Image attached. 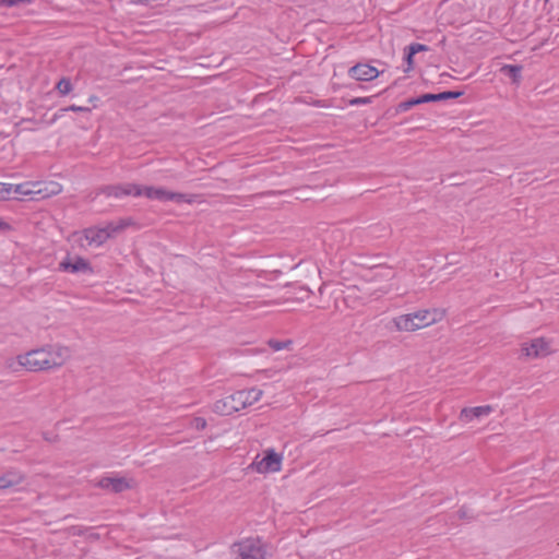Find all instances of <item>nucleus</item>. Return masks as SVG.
<instances>
[{
	"label": "nucleus",
	"instance_id": "f257e3e1",
	"mask_svg": "<svg viewBox=\"0 0 559 559\" xmlns=\"http://www.w3.org/2000/svg\"><path fill=\"white\" fill-rule=\"evenodd\" d=\"M69 356L70 350L64 346H48L19 356V364L29 371L47 370L60 367Z\"/></svg>",
	"mask_w": 559,
	"mask_h": 559
},
{
	"label": "nucleus",
	"instance_id": "f03ea898",
	"mask_svg": "<svg viewBox=\"0 0 559 559\" xmlns=\"http://www.w3.org/2000/svg\"><path fill=\"white\" fill-rule=\"evenodd\" d=\"M443 317L441 309H423L395 317L393 323L397 331L413 332L440 322Z\"/></svg>",
	"mask_w": 559,
	"mask_h": 559
},
{
	"label": "nucleus",
	"instance_id": "7ed1b4c3",
	"mask_svg": "<svg viewBox=\"0 0 559 559\" xmlns=\"http://www.w3.org/2000/svg\"><path fill=\"white\" fill-rule=\"evenodd\" d=\"M12 192L29 200H41L59 194L62 186L56 181H25L19 185L10 183Z\"/></svg>",
	"mask_w": 559,
	"mask_h": 559
},
{
	"label": "nucleus",
	"instance_id": "20e7f679",
	"mask_svg": "<svg viewBox=\"0 0 559 559\" xmlns=\"http://www.w3.org/2000/svg\"><path fill=\"white\" fill-rule=\"evenodd\" d=\"M233 559H265L266 545L259 537L245 538L230 547Z\"/></svg>",
	"mask_w": 559,
	"mask_h": 559
},
{
	"label": "nucleus",
	"instance_id": "39448f33",
	"mask_svg": "<svg viewBox=\"0 0 559 559\" xmlns=\"http://www.w3.org/2000/svg\"><path fill=\"white\" fill-rule=\"evenodd\" d=\"M140 197H145L148 200H157L160 202L173 201L176 203H191L192 200L188 194L171 192L163 187H153V186H140Z\"/></svg>",
	"mask_w": 559,
	"mask_h": 559
},
{
	"label": "nucleus",
	"instance_id": "423d86ee",
	"mask_svg": "<svg viewBox=\"0 0 559 559\" xmlns=\"http://www.w3.org/2000/svg\"><path fill=\"white\" fill-rule=\"evenodd\" d=\"M126 226L123 225H115L114 223H108L106 226L99 227H88L84 229V238L90 246L100 247L103 246L109 238H111L116 233L122 230Z\"/></svg>",
	"mask_w": 559,
	"mask_h": 559
},
{
	"label": "nucleus",
	"instance_id": "0eeeda50",
	"mask_svg": "<svg viewBox=\"0 0 559 559\" xmlns=\"http://www.w3.org/2000/svg\"><path fill=\"white\" fill-rule=\"evenodd\" d=\"M282 455L273 449H267L263 457L257 456L250 467L260 474L276 473L282 468Z\"/></svg>",
	"mask_w": 559,
	"mask_h": 559
},
{
	"label": "nucleus",
	"instance_id": "6e6552de",
	"mask_svg": "<svg viewBox=\"0 0 559 559\" xmlns=\"http://www.w3.org/2000/svg\"><path fill=\"white\" fill-rule=\"evenodd\" d=\"M240 396L241 395H238L237 392H235L216 401L213 404V411L216 414L229 416L236 412L243 409V404H241V401L239 399Z\"/></svg>",
	"mask_w": 559,
	"mask_h": 559
},
{
	"label": "nucleus",
	"instance_id": "1a4fd4ad",
	"mask_svg": "<svg viewBox=\"0 0 559 559\" xmlns=\"http://www.w3.org/2000/svg\"><path fill=\"white\" fill-rule=\"evenodd\" d=\"M552 352L550 342L537 337L522 345V353L530 358H538L549 355Z\"/></svg>",
	"mask_w": 559,
	"mask_h": 559
},
{
	"label": "nucleus",
	"instance_id": "9d476101",
	"mask_svg": "<svg viewBox=\"0 0 559 559\" xmlns=\"http://www.w3.org/2000/svg\"><path fill=\"white\" fill-rule=\"evenodd\" d=\"M100 192L108 198L120 199L127 195L140 197L139 185L123 183V185H109L100 189Z\"/></svg>",
	"mask_w": 559,
	"mask_h": 559
},
{
	"label": "nucleus",
	"instance_id": "9b49d317",
	"mask_svg": "<svg viewBox=\"0 0 559 559\" xmlns=\"http://www.w3.org/2000/svg\"><path fill=\"white\" fill-rule=\"evenodd\" d=\"M25 476L17 469L7 471L0 476V490L16 491L24 483Z\"/></svg>",
	"mask_w": 559,
	"mask_h": 559
},
{
	"label": "nucleus",
	"instance_id": "f8f14e48",
	"mask_svg": "<svg viewBox=\"0 0 559 559\" xmlns=\"http://www.w3.org/2000/svg\"><path fill=\"white\" fill-rule=\"evenodd\" d=\"M349 75L357 81H371L379 76V71L372 66L358 63L349 69Z\"/></svg>",
	"mask_w": 559,
	"mask_h": 559
},
{
	"label": "nucleus",
	"instance_id": "ddd939ff",
	"mask_svg": "<svg viewBox=\"0 0 559 559\" xmlns=\"http://www.w3.org/2000/svg\"><path fill=\"white\" fill-rule=\"evenodd\" d=\"M492 412H493V407L491 405L464 407L460 413V420L467 424V423L473 421L474 419H478L480 417L488 416Z\"/></svg>",
	"mask_w": 559,
	"mask_h": 559
},
{
	"label": "nucleus",
	"instance_id": "4468645a",
	"mask_svg": "<svg viewBox=\"0 0 559 559\" xmlns=\"http://www.w3.org/2000/svg\"><path fill=\"white\" fill-rule=\"evenodd\" d=\"M100 488L109 489L114 492H121L130 487L128 480L123 477H104L98 483Z\"/></svg>",
	"mask_w": 559,
	"mask_h": 559
},
{
	"label": "nucleus",
	"instance_id": "2eb2a0df",
	"mask_svg": "<svg viewBox=\"0 0 559 559\" xmlns=\"http://www.w3.org/2000/svg\"><path fill=\"white\" fill-rule=\"evenodd\" d=\"M60 269L62 271L70 272V273H79V272H88V271H91L90 263L85 259H83L81 257H76L74 259V261H70V260L62 261L60 263Z\"/></svg>",
	"mask_w": 559,
	"mask_h": 559
},
{
	"label": "nucleus",
	"instance_id": "dca6fc26",
	"mask_svg": "<svg viewBox=\"0 0 559 559\" xmlns=\"http://www.w3.org/2000/svg\"><path fill=\"white\" fill-rule=\"evenodd\" d=\"M237 394L241 395L239 399L241 401V404H243V408H246L260 401L263 392L258 388H250L247 390L237 391Z\"/></svg>",
	"mask_w": 559,
	"mask_h": 559
},
{
	"label": "nucleus",
	"instance_id": "f3484780",
	"mask_svg": "<svg viewBox=\"0 0 559 559\" xmlns=\"http://www.w3.org/2000/svg\"><path fill=\"white\" fill-rule=\"evenodd\" d=\"M500 71L512 79L514 83H519L521 80L522 67L514 64H504Z\"/></svg>",
	"mask_w": 559,
	"mask_h": 559
},
{
	"label": "nucleus",
	"instance_id": "a211bd4d",
	"mask_svg": "<svg viewBox=\"0 0 559 559\" xmlns=\"http://www.w3.org/2000/svg\"><path fill=\"white\" fill-rule=\"evenodd\" d=\"M57 91L61 95H68L72 91V83L68 78H62L56 85Z\"/></svg>",
	"mask_w": 559,
	"mask_h": 559
},
{
	"label": "nucleus",
	"instance_id": "6ab92c4d",
	"mask_svg": "<svg viewBox=\"0 0 559 559\" xmlns=\"http://www.w3.org/2000/svg\"><path fill=\"white\" fill-rule=\"evenodd\" d=\"M420 104L421 103H420L419 97L411 98L408 100L400 103L397 109L401 112H405V111L409 110L412 107H414L416 105H420Z\"/></svg>",
	"mask_w": 559,
	"mask_h": 559
},
{
	"label": "nucleus",
	"instance_id": "aec40b11",
	"mask_svg": "<svg viewBox=\"0 0 559 559\" xmlns=\"http://www.w3.org/2000/svg\"><path fill=\"white\" fill-rule=\"evenodd\" d=\"M11 193H12V187L10 186V183L0 182V201L7 200Z\"/></svg>",
	"mask_w": 559,
	"mask_h": 559
},
{
	"label": "nucleus",
	"instance_id": "412c9836",
	"mask_svg": "<svg viewBox=\"0 0 559 559\" xmlns=\"http://www.w3.org/2000/svg\"><path fill=\"white\" fill-rule=\"evenodd\" d=\"M406 50H411V53H414L416 55L417 52H420V51H428L429 48L428 46L426 45H423V44H411Z\"/></svg>",
	"mask_w": 559,
	"mask_h": 559
},
{
	"label": "nucleus",
	"instance_id": "4be33fe9",
	"mask_svg": "<svg viewBox=\"0 0 559 559\" xmlns=\"http://www.w3.org/2000/svg\"><path fill=\"white\" fill-rule=\"evenodd\" d=\"M461 95H462V92H453V91L442 92V93H439V100L457 98Z\"/></svg>",
	"mask_w": 559,
	"mask_h": 559
},
{
	"label": "nucleus",
	"instance_id": "5701e85b",
	"mask_svg": "<svg viewBox=\"0 0 559 559\" xmlns=\"http://www.w3.org/2000/svg\"><path fill=\"white\" fill-rule=\"evenodd\" d=\"M269 344L273 350L278 352L287 347L290 344V342H281L272 340L269 342Z\"/></svg>",
	"mask_w": 559,
	"mask_h": 559
},
{
	"label": "nucleus",
	"instance_id": "b1692460",
	"mask_svg": "<svg viewBox=\"0 0 559 559\" xmlns=\"http://www.w3.org/2000/svg\"><path fill=\"white\" fill-rule=\"evenodd\" d=\"M420 103H430V102H438L439 100V94H424L419 96Z\"/></svg>",
	"mask_w": 559,
	"mask_h": 559
},
{
	"label": "nucleus",
	"instance_id": "393cba45",
	"mask_svg": "<svg viewBox=\"0 0 559 559\" xmlns=\"http://www.w3.org/2000/svg\"><path fill=\"white\" fill-rule=\"evenodd\" d=\"M405 61L407 63V68L404 70L405 72H409L414 68V53H411V50H406Z\"/></svg>",
	"mask_w": 559,
	"mask_h": 559
},
{
	"label": "nucleus",
	"instance_id": "a878e982",
	"mask_svg": "<svg viewBox=\"0 0 559 559\" xmlns=\"http://www.w3.org/2000/svg\"><path fill=\"white\" fill-rule=\"evenodd\" d=\"M32 0H2V4L5 7H16L21 3H31Z\"/></svg>",
	"mask_w": 559,
	"mask_h": 559
},
{
	"label": "nucleus",
	"instance_id": "bb28decb",
	"mask_svg": "<svg viewBox=\"0 0 559 559\" xmlns=\"http://www.w3.org/2000/svg\"><path fill=\"white\" fill-rule=\"evenodd\" d=\"M64 110H71V111H78V112H90L91 111V109L88 107H82V106H76V105H71L68 108H66Z\"/></svg>",
	"mask_w": 559,
	"mask_h": 559
},
{
	"label": "nucleus",
	"instance_id": "cd10ccee",
	"mask_svg": "<svg viewBox=\"0 0 559 559\" xmlns=\"http://www.w3.org/2000/svg\"><path fill=\"white\" fill-rule=\"evenodd\" d=\"M193 424H194V427H195L197 429H203V428H205V426H206V421H205V419H204V418H200V417H199V418H195V419L193 420Z\"/></svg>",
	"mask_w": 559,
	"mask_h": 559
},
{
	"label": "nucleus",
	"instance_id": "c85d7f7f",
	"mask_svg": "<svg viewBox=\"0 0 559 559\" xmlns=\"http://www.w3.org/2000/svg\"><path fill=\"white\" fill-rule=\"evenodd\" d=\"M368 103H369V98H367V97H359V98H355L354 100H352L353 105H365Z\"/></svg>",
	"mask_w": 559,
	"mask_h": 559
},
{
	"label": "nucleus",
	"instance_id": "c756f323",
	"mask_svg": "<svg viewBox=\"0 0 559 559\" xmlns=\"http://www.w3.org/2000/svg\"><path fill=\"white\" fill-rule=\"evenodd\" d=\"M459 515L461 519H471L472 516L468 514V509L463 507L459 510Z\"/></svg>",
	"mask_w": 559,
	"mask_h": 559
},
{
	"label": "nucleus",
	"instance_id": "7c9ffc66",
	"mask_svg": "<svg viewBox=\"0 0 559 559\" xmlns=\"http://www.w3.org/2000/svg\"><path fill=\"white\" fill-rule=\"evenodd\" d=\"M10 228V225L4 222L2 218H0V231L8 230Z\"/></svg>",
	"mask_w": 559,
	"mask_h": 559
}]
</instances>
